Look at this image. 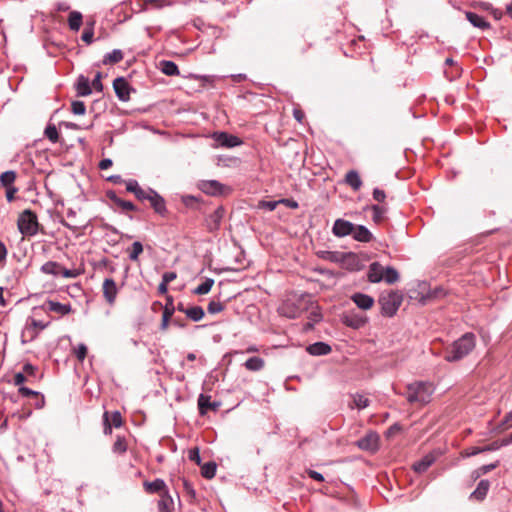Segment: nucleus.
Here are the masks:
<instances>
[{
    "label": "nucleus",
    "instance_id": "f257e3e1",
    "mask_svg": "<svg viewBox=\"0 0 512 512\" xmlns=\"http://www.w3.org/2000/svg\"><path fill=\"white\" fill-rule=\"evenodd\" d=\"M434 392L435 386L432 382L415 381L406 386V392L403 395L408 403L425 406L431 402Z\"/></svg>",
    "mask_w": 512,
    "mask_h": 512
},
{
    "label": "nucleus",
    "instance_id": "f03ea898",
    "mask_svg": "<svg viewBox=\"0 0 512 512\" xmlns=\"http://www.w3.org/2000/svg\"><path fill=\"white\" fill-rule=\"evenodd\" d=\"M475 345V335L470 332L465 333L446 348L444 359L447 362L459 361L466 357L475 348Z\"/></svg>",
    "mask_w": 512,
    "mask_h": 512
},
{
    "label": "nucleus",
    "instance_id": "7ed1b4c3",
    "mask_svg": "<svg viewBox=\"0 0 512 512\" xmlns=\"http://www.w3.org/2000/svg\"><path fill=\"white\" fill-rule=\"evenodd\" d=\"M18 229L23 236H34L38 233L39 223L37 215L30 209L24 210L18 217Z\"/></svg>",
    "mask_w": 512,
    "mask_h": 512
},
{
    "label": "nucleus",
    "instance_id": "20e7f679",
    "mask_svg": "<svg viewBox=\"0 0 512 512\" xmlns=\"http://www.w3.org/2000/svg\"><path fill=\"white\" fill-rule=\"evenodd\" d=\"M403 301L402 294L398 292H390L382 295L379 299L381 312L384 316L392 317L396 314Z\"/></svg>",
    "mask_w": 512,
    "mask_h": 512
},
{
    "label": "nucleus",
    "instance_id": "39448f33",
    "mask_svg": "<svg viewBox=\"0 0 512 512\" xmlns=\"http://www.w3.org/2000/svg\"><path fill=\"white\" fill-rule=\"evenodd\" d=\"M341 321L347 327L360 329L366 325L368 318L363 313L351 310L342 315Z\"/></svg>",
    "mask_w": 512,
    "mask_h": 512
},
{
    "label": "nucleus",
    "instance_id": "423d86ee",
    "mask_svg": "<svg viewBox=\"0 0 512 512\" xmlns=\"http://www.w3.org/2000/svg\"><path fill=\"white\" fill-rule=\"evenodd\" d=\"M211 137L216 147L233 148L242 144L239 137L227 132H214Z\"/></svg>",
    "mask_w": 512,
    "mask_h": 512
},
{
    "label": "nucleus",
    "instance_id": "0eeeda50",
    "mask_svg": "<svg viewBox=\"0 0 512 512\" xmlns=\"http://www.w3.org/2000/svg\"><path fill=\"white\" fill-rule=\"evenodd\" d=\"M379 435L374 432H368L364 437L356 442L359 449L369 452H376L379 448Z\"/></svg>",
    "mask_w": 512,
    "mask_h": 512
},
{
    "label": "nucleus",
    "instance_id": "6e6552de",
    "mask_svg": "<svg viewBox=\"0 0 512 512\" xmlns=\"http://www.w3.org/2000/svg\"><path fill=\"white\" fill-rule=\"evenodd\" d=\"M102 292L106 302L111 306L114 305L118 294V288L116 282L112 278H106L104 280Z\"/></svg>",
    "mask_w": 512,
    "mask_h": 512
},
{
    "label": "nucleus",
    "instance_id": "1a4fd4ad",
    "mask_svg": "<svg viewBox=\"0 0 512 512\" xmlns=\"http://www.w3.org/2000/svg\"><path fill=\"white\" fill-rule=\"evenodd\" d=\"M114 91L121 101H128L130 99L131 87L124 77H118L113 81Z\"/></svg>",
    "mask_w": 512,
    "mask_h": 512
},
{
    "label": "nucleus",
    "instance_id": "9d476101",
    "mask_svg": "<svg viewBox=\"0 0 512 512\" xmlns=\"http://www.w3.org/2000/svg\"><path fill=\"white\" fill-rule=\"evenodd\" d=\"M199 188L207 195L218 196L224 193L225 186L216 180H206L200 183Z\"/></svg>",
    "mask_w": 512,
    "mask_h": 512
},
{
    "label": "nucleus",
    "instance_id": "9b49d317",
    "mask_svg": "<svg viewBox=\"0 0 512 512\" xmlns=\"http://www.w3.org/2000/svg\"><path fill=\"white\" fill-rule=\"evenodd\" d=\"M354 224L344 219H337L332 227V232L336 237H345L353 233Z\"/></svg>",
    "mask_w": 512,
    "mask_h": 512
},
{
    "label": "nucleus",
    "instance_id": "f8f14e48",
    "mask_svg": "<svg viewBox=\"0 0 512 512\" xmlns=\"http://www.w3.org/2000/svg\"><path fill=\"white\" fill-rule=\"evenodd\" d=\"M344 268L351 271H359L362 269L363 264L361 259L355 253H343V259L340 261Z\"/></svg>",
    "mask_w": 512,
    "mask_h": 512
},
{
    "label": "nucleus",
    "instance_id": "ddd939ff",
    "mask_svg": "<svg viewBox=\"0 0 512 512\" xmlns=\"http://www.w3.org/2000/svg\"><path fill=\"white\" fill-rule=\"evenodd\" d=\"M62 225L72 230L73 232H77L78 230L85 227V223L77 221L76 212L69 208L66 212V219L61 221Z\"/></svg>",
    "mask_w": 512,
    "mask_h": 512
},
{
    "label": "nucleus",
    "instance_id": "4468645a",
    "mask_svg": "<svg viewBox=\"0 0 512 512\" xmlns=\"http://www.w3.org/2000/svg\"><path fill=\"white\" fill-rule=\"evenodd\" d=\"M224 217V209L218 207L206 218V226L209 231H215L220 227L221 221Z\"/></svg>",
    "mask_w": 512,
    "mask_h": 512
},
{
    "label": "nucleus",
    "instance_id": "2eb2a0df",
    "mask_svg": "<svg viewBox=\"0 0 512 512\" xmlns=\"http://www.w3.org/2000/svg\"><path fill=\"white\" fill-rule=\"evenodd\" d=\"M149 198L151 206L158 214H164L166 212L165 200L155 190L149 188Z\"/></svg>",
    "mask_w": 512,
    "mask_h": 512
},
{
    "label": "nucleus",
    "instance_id": "dca6fc26",
    "mask_svg": "<svg viewBox=\"0 0 512 512\" xmlns=\"http://www.w3.org/2000/svg\"><path fill=\"white\" fill-rule=\"evenodd\" d=\"M44 307L47 311L54 312L59 315H67L72 311V307L69 303L62 304L54 300H47L44 304Z\"/></svg>",
    "mask_w": 512,
    "mask_h": 512
},
{
    "label": "nucleus",
    "instance_id": "f3484780",
    "mask_svg": "<svg viewBox=\"0 0 512 512\" xmlns=\"http://www.w3.org/2000/svg\"><path fill=\"white\" fill-rule=\"evenodd\" d=\"M219 403L211 402V397L205 394H200L198 397V409L201 415H205L209 410L216 411Z\"/></svg>",
    "mask_w": 512,
    "mask_h": 512
},
{
    "label": "nucleus",
    "instance_id": "a211bd4d",
    "mask_svg": "<svg viewBox=\"0 0 512 512\" xmlns=\"http://www.w3.org/2000/svg\"><path fill=\"white\" fill-rule=\"evenodd\" d=\"M355 305L362 310H369L374 305V299L363 293H355L351 297Z\"/></svg>",
    "mask_w": 512,
    "mask_h": 512
},
{
    "label": "nucleus",
    "instance_id": "6ab92c4d",
    "mask_svg": "<svg viewBox=\"0 0 512 512\" xmlns=\"http://www.w3.org/2000/svg\"><path fill=\"white\" fill-rule=\"evenodd\" d=\"M353 233H351L354 240L358 242L367 243L373 238L372 233L369 229L363 225H354Z\"/></svg>",
    "mask_w": 512,
    "mask_h": 512
},
{
    "label": "nucleus",
    "instance_id": "aec40b11",
    "mask_svg": "<svg viewBox=\"0 0 512 512\" xmlns=\"http://www.w3.org/2000/svg\"><path fill=\"white\" fill-rule=\"evenodd\" d=\"M383 272H384V267L380 263H378V262L371 263L369 266L368 274H367L368 280L371 283H378V282L382 281L383 280Z\"/></svg>",
    "mask_w": 512,
    "mask_h": 512
},
{
    "label": "nucleus",
    "instance_id": "412c9836",
    "mask_svg": "<svg viewBox=\"0 0 512 512\" xmlns=\"http://www.w3.org/2000/svg\"><path fill=\"white\" fill-rule=\"evenodd\" d=\"M306 351L313 356H323L331 352V347L325 342H315L307 346Z\"/></svg>",
    "mask_w": 512,
    "mask_h": 512
},
{
    "label": "nucleus",
    "instance_id": "4be33fe9",
    "mask_svg": "<svg viewBox=\"0 0 512 512\" xmlns=\"http://www.w3.org/2000/svg\"><path fill=\"white\" fill-rule=\"evenodd\" d=\"M144 488L147 493L153 494V493H164V491H167L166 483L163 479L157 478L151 482L145 481L144 482Z\"/></svg>",
    "mask_w": 512,
    "mask_h": 512
},
{
    "label": "nucleus",
    "instance_id": "5701e85b",
    "mask_svg": "<svg viewBox=\"0 0 512 512\" xmlns=\"http://www.w3.org/2000/svg\"><path fill=\"white\" fill-rule=\"evenodd\" d=\"M159 512H172L174 510V501L168 491H164L158 501Z\"/></svg>",
    "mask_w": 512,
    "mask_h": 512
},
{
    "label": "nucleus",
    "instance_id": "b1692460",
    "mask_svg": "<svg viewBox=\"0 0 512 512\" xmlns=\"http://www.w3.org/2000/svg\"><path fill=\"white\" fill-rule=\"evenodd\" d=\"M171 5L169 0H144L138 1V11H146L149 7L156 9Z\"/></svg>",
    "mask_w": 512,
    "mask_h": 512
},
{
    "label": "nucleus",
    "instance_id": "393cba45",
    "mask_svg": "<svg viewBox=\"0 0 512 512\" xmlns=\"http://www.w3.org/2000/svg\"><path fill=\"white\" fill-rule=\"evenodd\" d=\"M490 488V483L488 480H481L476 489L471 493L470 498L476 499L478 501H482Z\"/></svg>",
    "mask_w": 512,
    "mask_h": 512
},
{
    "label": "nucleus",
    "instance_id": "a878e982",
    "mask_svg": "<svg viewBox=\"0 0 512 512\" xmlns=\"http://www.w3.org/2000/svg\"><path fill=\"white\" fill-rule=\"evenodd\" d=\"M76 90L78 96H88L92 93L89 79L83 75H80L77 79Z\"/></svg>",
    "mask_w": 512,
    "mask_h": 512
},
{
    "label": "nucleus",
    "instance_id": "bb28decb",
    "mask_svg": "<svg viewBox=\"0 0 512 512\" xmlns=\"http://www.w3.org/2000/svg\"><path fill=\"white\" fill-rule=\"evenodd\" d=\"M39 332L30 323L26 321L25 326L21 332V342L23 344L28 343L36 339Z\"/></svg>",
    "mask_w": 512,
    "mask_h": 512
},
{
    "label": "nucleus",
    "instance_id": "cd10ccee",
    "mask_svg": "<svg viewBox=\"0 0 512 512\" xmlns=\"http://www.w3.org/2000/svg\"><path fill=\"white\" fill-rule=\"evenodd\" d=\"M466 18L474 27L480 29H486L489 27V23L484 19V17L477 13L467 12Z\"/></svg>",
    "mask_w": 512,
    "mask_h": 512
},
{
    "label": "nucleus",
    "instance_id": "c85d7f7f",
    "mask_svg": "<svg viewBox=\"0 0 512 512\" xmlns=\"http://www.w3.org/2000/svg\"><path fill=\"white\" fill-rule=\"evenodd\" d=\"M434 460V456L430 454L425 455L421 460L413 464V469L417 473H423L433 464Z\"/></svg>",
    "mask_w": 512,
    "mask_h": 512
},
{
    "label": "nucleus",
    "instance_id": "c756f323",
    "mask_svg": "<svg viewBox=\"0 0 512 512\" xmlns=\"http://www.w3.org/2000/svg\"><path fill=\"white\" fill-rule=\"evenodd\" d=\"M346 183L355 191L359 190L362 186V180L357 171L351 170L345 176Z\"/></svg>",
    "mask_w": 512,
    "mask_h": 512
},
{
    "label": "nucleus",
    "instance_id": "7c9ffc66",
    "mask_svg": "<svg viewBox=\"0 0 512 512\" xmlns=\"http://www.w3.org/2000/svg\"><path fill=\"white\" fill-rule=\"evenodd\" d=\"M265 361L263 358L254 356L247 359L244 363V366L249 371H260L264 368Z\"/></svg>",
    "mask_w": 512,
    "mask_h": 512
},
{
    "label": "nucleus",
    "instance_id": "2f4dec72",
    "mask_svg": "<svg viewBox=\"0 0 512 512\" xmlns=\"http://www.w3.org/2000/svg\"><path fill=\"white\" fill-rule=\"evenodd\" d=\"M160 69H161L162 73H164L167 76H178L180 74L178 66L173 61H170V60L161 61Z\"/></svg>",
    "mask_w": 512,
    "mask_h": 512
},
{
    "label": "nucleus",
    "instance_id": "473e14b6",
    "mask_svg": "<svg viewBox=\"0 0 512 512\" xmlns=\"http://www.w3.org/2000/svg\"><path fill=\"white\" fill-rule=\"evenodd\" d=\"M82 14L78 11H72L68 17V26L72 31H78L82 24Z\"/></svg>",
    "mask_w": 512,
    "mask_h": 512
},
{
    "label": "nucleus",
    "instance_id": "72a5a7b5",
    "mask_svg": "<svg viewBox=\"0 0 512 512\" xmlns=\"http://www.w3.org/2000/svg\"><path fill=\"white\" fill-rule=\"evenodd\" d=\"M185 315L194 322H198L202 320L205 315V312L200 306H192L185 311Z\"/></svg>",
    "mask_w": 512,
    "mask_h": 512
},
{
    "label": "nucleus",
    "instance_id": "f704fd0d",
    "mask_svg": "<svg viewBox=\"0 0 512 512\" xmlns=\"http://www.w3.org/2000/svg\"><path fill=\"white\" fill-rule=\"evenodd\" d=\"M109 197L122 210H125V211H136L137 210L136 206L132 202L123 200V199L117 197L114 193L109 195Z\"/></svg>",
    "mask_w": 512,
    "mask_h": 512
},
{
    "label": "nucleus",
    "instance_id": "c9c22d12",
    "mask_svg": "<svg viewBox=\"0 0 512 512\" xmlns=\"http://www.w3.org/2000/svg\"><path fill=\"white\" fill-rule=\"evenodd\" d=\"M123 59V52L120 49H114L113 51L107 53L103 58V63L107 64H116Z\"/></svg>",
    "mask_w": 512,
    "mask_h": 512
},
{
    "label": "nucleus",
    "instance_id": "e433bc0d",
    "mask_svg": "<svg viewBox=\"0 0 512 512\" xmlns=\"http://www.w3.org/2000/svg\"><path fill=\"white\" fill-rule=\"evenodd\" d=\"M60 264L54 261H48L41 266V271L45 274L58 276L60 275Z\"/></svg>",
    "mask_w": 512,
    "mask_h": 512
},
{
    "label": "nucleus",
    "instance_id": "4c0bfd02",
    "mask_svg": "<svg viewBox=\"0 0 512 512\" xmlns=\"http://www.w3.org/2000/svg\"><path fill=\"white\" fill-rule=\"evenodd\" d=\"M322 320V314L319 311L318 307H314L308 315V322L306 323V329H312L316 323H319Z\"/></svg>",
    "mask_w": 512,
    "mask_h": 512
},
{
    "label": "nucleus",
    "instance_id": "58836bf2",
    "mask_svg": "<svg viewBox=\"0 0 512 512\" xmlns=\"http://www.w3.org/2000/svg\"><path fill=\"white\" fill-rule=\"evenodd\" d=\"M213 285L214 280L212 278H205V280L193 290V293L195 295H205L210 292Z\"/></svg>",
    "mask_w": 512,
    "mask_h": 512
},
{
    "label": "nucleus",
    "instance_id": "ea45409f",
    "mask_svg": "<svg viewBox=\"0 0 512 512\" xmlns=\"http://www.w3.org/2000/svg\"><path fill=\"white\" fill-rule=\"evenodd\" d=\"M383 280L388 284H393L399 280V273L393 267L384 268Z\"/></svg>",
    "mask_w": 512,
    "mask_h": 512
},
{
    "label": "nucleus",
    "instance_id": "a19ab883",
    "mask_svg": "<svg viewBox=\"0 0 512 512\" xmlns=\"http://www.w3.org/2000/svg\"><path fill=\"white\" fill-rule=\"evenodd\" d=\"M320 257L322 259L328 260L334 263H340L343 259V252L339 251H322L320 252Z\"/></svg>",
    "mask_w": 512,
    "mask_h": 512
},
{
    "label": "nucleus",
    "instance_id": "79ce46f5",
    "mask_svg": "<svg viewBox=\"0 0 512 512\" xmlns=\"http://www.w3.org/2000/svg\"><path fill=\"white\" fill-rule=\"evenodd\" d=\"M129 259L133 262L138 261L139 255L143 252V245L139 241H135L129 248Z\"/></svg>",
    "mask_w": 512,
    "mask_h": 512
},
{
    "label": "nucleus",
    "instance_id": "37998d69",
    "mask_svg": "<svg viewBox=\"0 0 512 512\" xmlns=\"http://www.w3.org/2000/svg\"><path fill=\"white\" fill-rule=\"evenodd\" d=\"M112 451L118 454H124L127 451V443L124 436L118 435L113 444Z\"/></svg>",
    "mask_w": 512,
    "mask_h": 512
},
{
    "label": "nucleus",
    "instance_id": "c03bdc74",
    "mask_svg": "<svg viewBox=\"0 0 512 512\" xmlns=\"http://www.w3.org/2000/svg\"><path fill=\"white\" fill-rule=\"evenodd\" d=\"M217 466L214 462H208L201 468V474L207 479H211L215 476Z\"/></svg>",
    "mask_w": 512,
    "mask_h": 512
},
{
    "label": "nucleus",
    "instance_id": "a18cd8bd",
    "mask_svg": "<svg viewBox=\"0 0 512 512\" xmlns=\"http://www.w3.org/2000/svg\"><path fill=\"white\" fill-rule=\"evenodd\" d=\"M16 179V173L14 171H6L0 175V182L4 187H11Z\"/></svg>",
    "mask_w": 512,
    "mask_h": 512
},
{
    "label": "nucleus",
    "instance_id": "49530a36",
    "mask_svg": "<svg viewBox=\"0 0 512 512\" xmlns=\"http://www.w3.org/2000/svg\"><path fill=\"white\" fill-rule=\"evenodd\" d=\"M497 466H498V463H492V464L483 465V466H481V467H479V468H477L476 470L473 471L472 477L477 479L480 476H482L484 474H487L488 472L492 471Z\"/></svg>",
    "mask_w": 512,
    "mask_h": 512
},
{
    "label": "nucleus",
    "instance_id": "de8ad7c7",
    "mask_svg": "<svg viewBox=\"0 0 512 512\" xmlns=\"http://www.w3.org/2000/svg\"><path fill=\"white\" fill-rule=\"evenodd\" d=\"M44 134L52 143H56L59 140V133L54 125H48L45 128Z\"/></svg>",
    "mask_w": 512,
    "mask_h": 512
},
{
    "label": "nucleus",
    "instance_id": "09e8293b",
    "mask_svg": "<svg viewBox=\"0 0 512 512\" xmlns=\"http://www.w3.org/2000/svg\"><path fill=\"white\" fill-rule=\"evenodd\" d=\"M353 402L356 408L364 409L369 406L370 400L361 394H356L353 396Z\"/></svg>",
    "mask_w": 512,
    "mask_h": 512
},
{
    "label": "nucleus",
    "instance_id": "8fccbe9b",
    "mask_svg": "<svg viewBox=\"0 0 512 512\" xmlns=\"http://www.w3.org/2000/svg\"><path fill=\"white\" fill-rule=\"evenodd\" d=\"M371 209L373 211V220L375 222H379L386 212V208L380 205H372Z\"/></svg>",
    "mask_w": 512,
    "mask_h": 512
},
{
    "label": "nucleus",
    "instance_id": "3c124183",
    "mask_svg": "<svg viewBox=\"0 0 512 512\" xmlns=\"http://www.w3.org/2000/svg\"><path fill=\"white\" fill-rule=\"evenodd\" d=\"M71 110L75 115H83L86 111V106L82 101H73L71 103Z\"/></svg>",
    "mask_w": 512,
    "mask_h": 512
},
{
    "label": "nucleus",
    "instance_id": "603ef678",
    "mask_svg": "<svg viewBox=\"0 0 512 512\" xmlns=\"http://www.w3.org/2000/svg\"><path fill=\"white\" fill-rule=\"evenodd\" d=\"M224 305L219 301H210L207 310L210 314H216L223 311Z\"/></svg>",
    "mask_w": 512,
    "mask_h": 512
},
{
    "label": "nucleus",
    "instance_id": "864d4df0",
    "mask_svg": "<svg viewBox=\"0 0 512 512\" xmlns=\"http://www.w3.org/2000/svg\"><path fill=\"white\" fill-rule=\"evenodd\" d=\"M281 311L288 318H296L299 315V311L297 309H290L288 304L283 305Z\"/></svg>",
    "mask_w": 512,
    "mask_h": 512
},
{
    "label": "nucleus",
    "instance_id": "5fc2aeb1",
    "mask_svg": "<svg viewBox=\"0 0 512 512\" xmlns=\"http://www.w3.org/2000/svg\"><path fill=\"white\" fill-rule=\"evenodd\" d=\"M124 183L126 186V190L133 194H135L138 191V189L140 188L138 182L135 179L125 180Z\"/></svg>",
    "mask_w": 512,
    "mask_h": 512
},
{
    "label": "nucleus",
    "instance_id": "6e6d98bb",
    "mask_svg": "<svg viewBox=\"0 0 512 512\" xmlns=\"http://www.w3.org/2000/svg\"><path fill=\"white\" fill-rule=\"evenodd\" d=\"M80 273L75 269H67L60 266V275L64 278H76Z\"/></svg>",
    "mask_w": 512,
    "mask_h": 512
},
{
    "label": "nucleus",
    "instance_id": "4d7b16f0",
    "mask_svg": "<svg viewBox=\"0 0 512 512\" xmlns=\"http://www.w3.org/2000/svg\"><path fill=\"white\" fill-rule=\"evenodd\" d=\"M26 321L28 323H30V325H32L34 328H36V330H38V332L44 330L49 324V323H44L42 321L36 320L34 318H28Z\"/></svg>",
    "mask_w": 512,
    "mask_h": 512
},
{
    "label": "nucleus",
    "instance_id": "13d9d810",
    "mask_svg": "<svg viewBox=\"0 0 512 512\" xmlns=\"http://www.w3.org/2000/svg\"><path fill=\"white\" fill-rule=\"evenodd\" d=\"M75 355L80 361H83L87 355L86 345L79 344L75 350Z\"/></svg>",
    "mask_w": 512,
    "mask_h": 512
},
{
    "label": "nucleus",
    "instance_id": "bf43d9fd",
    "mask_svg": "<svg viewBox=\"0 0 512 512\" xmlns=\"http://www.w3.org/2000/svg\"><path fill=\"white\" fill-rule=\"evenodd\" d=\"M101 77H102L101 72H97L94 79L92 80V83H91L93 88L98 92H101L103 90V85L101 83Z\"/></svg>",
    "mask_w": 512,
    "mask_h": 512
},
{
    "label": "nucleus",
    "instance_id": "052dcab7",
    "mask_svg": "<svg viewBox=\"0 0 512 512\" xmlns=\"http://www.w3.org/2000/svg\"><path fill=\"white\" fill-rule=\"evenodd\" d=\"M111 424L116 428H119L122 425V416H121L120 412L114 411L112 413Z\"/></svg>",
    "mask_w": 512,
    "mask_h": 512
},
{
    "label": "nucleus",
    "instance_id": "680f3d73",
    "mask_svg": "<svg viewBox=\"0 0 512 512\" xmlns=\"http://www.w3.org/2000/svg\"><path fill=\"white\" fill-rule=\"evenodd\" d=\"M188 458L189 460L197 463V464H200V461H201V458H200V453H199V449L198 448H192L189 450V454H188Z\"/></svg>",
    "mask_w": 512,
    "mask_h": 512
},
{
    "label": "nucleus",
    "instance_id": "e2e57ef3",
    "mask_svg": "<svg viewBox=\"0 0 512 512\" xmlns=\"http://www.w3.org/2000/svg\"><path fill=\"white\" fill-rule=\"evenodd\" d=\"M18 391L24 397L39 396V392L31 390L30 388L25 386H20Z\"/></svg>",
    "mask_w": 512,
    "mask_h": 512
},
{
    "label": "nucleus",
    "instance_id": "0e129e2a",
    "mask_svg": "<svg viewBox=\"0 0 512 512\" xmlns=\"http://www.w3.org/2000/svg\"><path fill=\"white\" fill-rule=\"evenodd\" d=\"M386 198V194L383 190L379 189V188H375L373 190V199L377 202H384Z\"/></svg>",
    "mask_w": 512,
    "mask_h": 512
},
{
    "label": "nucleus",
    "instance_id": "69168bd1",
    "mask_svg": "<svg viewBox=\"0 0 512 512\" xmlns=\"http://www.w3.org/2000/svg\"><path fill=\"white\" fill-rule=\"evenodd\" d=\"M94 32L93 28H86L82 34V40L87 44H90L93 40Z\"/></svg>",
    "mask_w": 512,
    "mask_h": 512
},
{
    "label": "nucleus",
    "instance_id": "338daca9",
    "mask_svg": "<svg viewBox=\"0 0 512 512\" xmlns=\"http://www.w3.org/2000/svg\"><path fill=\"white\" fill-rule=\"evenodd\" d=\"M112 424L109 421V414L108 412L104 413V434L110 435L112 433Z\"/></svg>",
    "mask_w": 512,
    "mask_h": 512
},
{
    "label": "nucleus",
    "instance_id": "774afa93",
    "mask_svg": "<svg viewBox=\"0 0 512 512\" xmlns=\"http://www.w3.org/2000/svg\"><path fill=\"white\" fill-rule=\"evenodd\" d=\"M174 310L175 308L173 307L172 305V302L170 303H167L164 307V310H163V313H162V316L163 317H167V318H170L172 317L173 313H174Z\"/></svg>",
    "mask_w": 512,
    "mask_h": 512
}]
</instances>
